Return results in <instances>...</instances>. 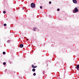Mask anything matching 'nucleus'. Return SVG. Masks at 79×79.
<instances>
[{
    "instance_id": "1",
    "label": "nucleus",
    "mask_w": 79,
    "mask_h": 79,
    "mask_svg": "<svg viewBox=\"0 0 79 79\" xmlns=\"http://www.w3.org/2000/svg\"><path fill=\"white\" fill-rule=\"evenodd\" d=\"M77 11H78V9L77 7H75L74 9V10L73 11V13H75L77 12Z\"/></svg>"
},
{
    "instance_id": "2",
    "label": "nucleus",
    "mask_w": 79,
    "mask_h": 79,
    "mask_svg": "<svg viewBox=\"0 0 79 79\" xmlns=\"http://www.w3.org/2000/svg\"><path fill=\"white\" fill-rule=\"evenodd\" d=\"M31 8H34L35 6V3H32L31 4Z\"/></svg>"
},
{
    "instance_id": "3",
    "label": "nucleus",
    "mask_w": 79,
    "mask_h": 79,
    "mask_svg": "<svg viewBox=\"0 0 79 79\" xmlns=\"http://www.w3.org/2000/svg\"><path fill=\"white\" fill-rule=\"evenodd\" d=\"M73 2L74 3H77V1L76 0H73Z\"/></svg>"
},
{
    "instance_id": "4",
    "label": "nucleus",
    "mask_w": 79,
    "mask_h": 79,
    "mask_svg": "<svg viewBox=\"0 0 79 79\" xmlns=\"http://www.w3.org/2000/svg\"><path fill=\"white\" fill-rule=\"evenodd\" d=\"M23 44H20V48H23Z\"/></svg>"
},
{
    "instance_id": "5",
    "label": "nucleus",
    "mask_w": 79,
    "mask_h": 79,
    "mask_svg": "<svg viewBox=\"0 0 79 79\" xmlns=\"http://www.w3.org/2000/svg\"><path fill=\"white\" fill-rule=\"evenodd\" d=\"M31 66L33 68H37V66H35V67L34 65L33 64Z\"/></svg>"
},
{
    "instance_id": "6",
    "label": "nucleus",
    "mask_w": 79,
    "mask_h": 79,
    "mask_svg": "<svg viewBox=\"0 0 79 79\" xmlns=\"http://www.w3.org/2000/svg\"><path fill=\"white\" fill-rule=\"evenodd\" d=\"M77 68H79V64H77V65L76 67H75L76 69H77Z\"/></svg>"
},
{
    "instance_id": "7",
    "label": "nucleus",
    "mask_w": 79,
    "mask_h": 79,
    "mask_svg": "<svg viewBox=\"0 0 79 79\" xmlns=\"http://www.w3.org/2000/svg\"><path fill=\"white\" fill-rule=\"evenodd\" d=\"M37 29V28L35 27H34L33 29V31H35V29Z\"/></svg>"
},
{
    "instance_id": "8",
    "label": "nucleus",
    "mask_w": 79,
    "mask_h": 79,
    "mask_svg": "<svg viewBox=\"0 0 79 79\" xmlns=\"http://www.w3.org/2000/svg\"><path fill=\"white\" fill-rule=\"evenodd\" d=\"M32 71L33 72H34V71H35V69H33Z\"/></svg>"
},
{
    "instance_id": "9",
    "label": "nucleus",
    "mask_w": 79,
    "mask_h": 79,
    "mask_svg": "<svg viewBox=\"0 0 79 79\" xmlns=\"http://www.w3.org/2000/svg\"><path fill=\"white\" fill-rule=\"evenodd\" d=\"M10 40H8L7 41V43H10Z\"/></svg>"
},
{
    "instance_id": "10",
    "label": "nucleus",
    "mask_w": 79,
    "mask_h": 79,
    "mask_svg": "<svg viewBox=\"0 0 79 79\" xmlns=\"http://www.w3.org/2000/svg\"><path fill=\"white\" fill-rule=\"evenodd\" d=\"M6 54V52H3V55H5V54Z\"/></svg>"
},
{
    "instance_id": "11",
    "label": "nucleus",
    "mask_w": 79,
    "mask_h": 79,
    "mask_svg": "<svg viewBox=\"0 0 79 79\" xmlns=\"http://www.w3.org/2000/svg\"><path fill=\"white\" fill-rule=\"evenodd\" d=\"M3 13L4 14H5V13H6V11H3Z\"/></svg>"
},
{
    "instance_id": "12",
    "label": "nucleus",
    "mask_w": 79,
    "mask_h": 79,
    "mask_svg": "<svg viewBox=\"0 0 79 79\" xmlns=\"http://www.w3.org/2000/svg\"><path fill=\"white\" fill-rule=\"evenodd\" d=\"M4 26H6V24L4 23Z\"/></svg>"
},
{
    "instance_id": "13",
    "label": "nucleus",
    "mask_w": 79,
    "mask_h": 79,
    "mask_svg": "<svg viewBox=\"0 0 79 79\" xmlns=\"http://www.w3.org/2000/svg\"><path fill=\"white\" fill-rule=\"evenodd\" d=\"M3 64L4 65H5V64H6V63L5 62H3Z\"/></svg>"
},
{
    "instance_id": "14",
    "label": "nucleus",
    "mask_w": 79,
    "mask_h": 79,
    "mask_svg": "<svg viewBox=\"0 0 79 79\" xmlns=\"http://www.w3.org/2000/svg\"><path fill=\"white\" fill-rule=\"evenodd\" d=\"M35 75H36V74L35 73H33V76H35Z\"/></svg>"
},
{
    "instance_id": "15",
    "label": "nucleus",
    "mask_w": 79,
    "mask_h": 79,
    "mask_svg": "<svg viewBox=\"0 0 79 79\" xmlns=\"http://www.w3.org/2000/svg\"><path fill=\"white\" fill-rule=\"evenodd\" d=\"M51 3H52V2L51 1H50L49 2V4H51Z\"/></svg>"
},
{
    "instance_id": "16",
    "label": "nucleus",
    "mask_w": 79,
    "mask_h": 79,
    "mask_svg": "<svg viewBox=\"0 0 79 79\" xmlns=\"http://www.w3.org/2000/svg\"><path fill=\"white\" fill-rule=\"evenodd\" d=\"M57 11H60V9L58 8V9H57Z\"/></svg>"
},
{
    "instance_id": "17",
    "label": "nucleus",
    "mask_w": 79,
    "mask_h": 79,
    "mask_svg": "<svg viewBox=\"0 0 79 79\" xmlns=\"http://www.w3.org/2000/svg\"><path fill=\"white\" fill-rule=\"evenodd\" d=\"M40 8H41V9H42V6H40Z\"/></svg>"
},
{
    "instance_id": "18",
    "label": "nucleus",
    "mask_w": 79,
    "mask_h": 79,
    "mask_svg": "<svg viewBox=\"0 0 79 79\" xmlns=\"http://www.w3.org/2000/svg\"><path fill=\"white\" fill-rule=\"evenodd\" d=\"M43 74H45V71H44L43 72Z\"/></svg>"
},
{
    "instance_id": "19",
    "label": "nucleus",
    "mask_w": 79,
    "mask_h": 79,
    "mask_svg": "<svg viewBox=\"0 0 79 79\" xmlns=\"http://www.w3.org/2000/svg\"><path fill=\"white\" fill-rule=\"evenodd\" d=\"M23 10H24V7H23Z\"/></svg>"
},
{
    "instance_id": "20",
    "label": "nucleus",
    "mask_w": 79,
    "mask_h": 79,
    "mask_svg": "<svg viewBox=\"0 0 79 79\" xmlns=\"http://www.w3.org/2000/svg\"><path fill=\"white\" fill-rule=\"evenodd\" d=\"M7 70H7V69H5L6 71H7Z\"/></svg>"
},
{
    "instance_id": "21",
    "label": "nucleus",
    "mask_w": 79,
    "mask_h": 79,
    "mask_svg": "<svg viewBox=\"0 0 79 79\" xmlns=\"http://www.w3.org/2000/svg\"><path fill=\"white\" fill-rule=\"evenodd\" d=\"M77 70L78 71H79V68H77Z\"/></svg>"
},
{
    "instance_id": "22",
    "label": "nucleus",
    "mask_w": 79,
    "mask_h": 79,
    "mask_svg": "<svg viewBox=\"0 0 79 79\" xmlns=\"http://www.w3.org/2000/svg\"><path fill=\"white\" fill-rule=\"evenodd\" d=\"M27 40H29V39H27Z\"/></svg>"
}]
</instances>
